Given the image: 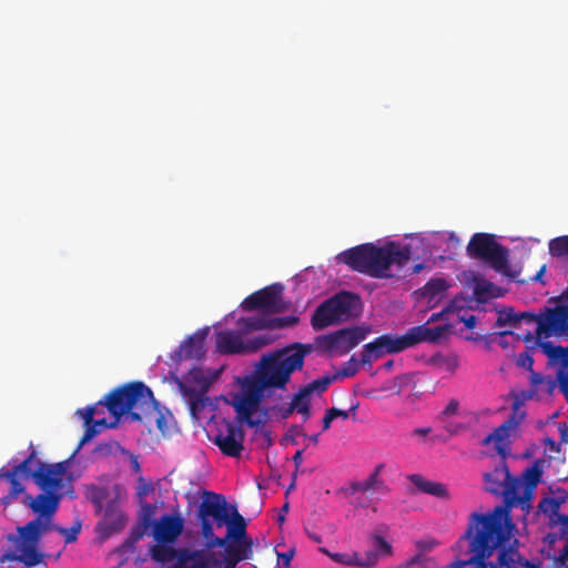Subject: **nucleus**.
<instances>
[{"label":"nucleus","mask_w":568,"mask_h":568,"mask_svg":"<svg viewBox=\"0 0 568 568\" xmlns=\"http://www.w3.org/2000/svg\"><path fill=\"white\" fill-rule=\"evenodd\" d=\"M484 481L485 489L490 494L503 496L505 505L496 506L487 514L471 513L468 518L467 529L460 540L468 541L469 546L479 550L480 556L493 555L497 548L510 539L516 528L510 517V508L524 501L519 495L523 483L510 475L504 460L484 475Z\"/></svg>","instance_id":"f257e3e1"},{"label":"nucleus","mask_w":568,"mask_h":568,"mask_svg":"<svg viewBox=\"0 0 568 568\" xmlns=\"http://www.w3.org/2000/svg\"><path fill=\"white\" fill-rule=\"evenodd\" d=\"M310 345L291 344L263 355L256 371L255 379L245 387L233 400V406L240 419L250 427H256L267 420L268 409H260L267 388H285L295 371H301Z\"/></svg>","instance_id":"f03ea898"},{"label":"nucleus","mask_w":568,"mask_h":568,"mask_svg":"<svg viewBox=\"0 0 568 568\" xmlns=\"http://www.w3.org/2000/svg\"><path fill=\"white\" fill-rule=\"evenodd\" d=\"M197 518L205 547L210 550L225 546L227 541H252L246 532V521L235 505L213 491H204V498L197 507Z\"/></svg>","instance_id":"7ed1b4c3"},{"label":"nucleus","mask_w":568,"mask_h":568,"mask_svg":"<svg viewBox=\"0 0 568 568\" xmlns=\"http://www.w3.org/2000/svg\"><path fill=\"white\" fill-rule=\"evenodd\" d=\"M339 261L353 271L366 274L374 278H389L392 265L405 266L412 258L409 245L387 242L384 246L365 243L342 252Z\"/></svg>","instance_id":"20e7f679"},{"label":"nucleus","mask_w":568,"mask_h":568,"mask_svg":"<svg viewBox=\"0 0 568 568\" xmlns=\"http://www.w3.org/2000/svg\"><path fill=\"white\" fill-rule=\"evenodd\" d=\"M99 404L104 405L118 419L125 414L132 420H142L143 415L145 417L154 415L158 429L162 434L169 429V417L159 410V404L152 390L142 382H131L116 387Z\"/></svg>","instance_id":"39448f33"},{"label":"nucleus","mask_w":568,"mask_h":568,"mask_svg":"<svg viewBox=\"0 0 568 568\" xmlns=\"http://www.w3.org/2000/svg\"><path fill=\"white\" fill-rule=\"evenodd\" d=\"M55 524L44 523L42 519H32L24 526L18 527L19 537H14L17 551H8L1 561H18L30 568L43 562L44 555L38 550V545L44 534L52 531Z\"/></svg>","instance_id":"423d86ee"},{"label":"nucleus","mask_w":568,"mask_h":568,"mask_svg":"<svg viewBox=\"0 0 568 568\" xmlns=\"http://www.w3.org/2000/svg\"><path fill=\"white\" fill-rule=\"evenodd\" d=\"M359 304V296L355 293L347 291L336 293L316 307L311 318V325L314 331H321L348 321L355 315Z\"/></svg>","instance_id":"0eeeda50"},{"label":"nucleus","mask_w":568,"mask_h":568,"mask_svg":"<svg viewBox=\"0 0 568 568\" xmlns=\"http://www.w3.org/2000/svg\"><path fill=\"white\" fill-rule=\"evenodd\" d=\"M467 253L473 258L488 263L497 272L508 267V250L493 234L475 233L467 245Z\"/></svg>","instance_id":"6e6552de"},{"label":"nucleus","mask_w":568,"mask_h":568,"mask_svg":"<svg viewBox=\"0 0 568 568\" xmlns=\"http://www.w3.org/2000/svg\"><path fill=\"white\" fill-rule=\"evenodd\" d=\"M244 334L237 331H221L216 333V351L221 354H251L273 343L274 337L268 334H260L252 338L243 339Z\"/></svg>","instance_id":"1a4fd4ad"},{"label":"nucleus","mask_w":568,"mask_h":568,"mask_svg":"<svg viewBox=\"0 0 568 568\" xmlns=\"http://www.w3.org/2000/svg\"><path fill=\"white\" fill-rule=\"evenodd\" d=\"M283 285L275 283L248 295L241 304L244 311H262L266 315L277 314L285 310Z\"/></svg>","instance_id":"9d476101"},{"label":"nucleus","mask_w":568,"mask_h":568,"mask_svg":"<svg viewBox=\"0 0 568 568\" xmlns=\"http://www.w3.org/2000/svg\"><path fill=\"white\" fill-rule=\"evenodd\" d=\"M536 335L537 341L551 336L568 337V306L545 307Z\"/></svg>","instance_id":"9b49d317"},{"label":"nucleus","mask_w":568,"mask_h":568,"mask_svg":"<svg viewBox=\"0 0 568 568\" xmlns=\"http://www.w3.org/2000/svg\"><path fill=\"white\" fill-rule=\"evenodd\" d=\"M408 348L405 334L393 335L383 334L373 342L364 345L361 353V364L363 366L371 365L374 361L379 359L385 354L399 353Z\"/></svg>","instance_id":"f8f14e48"},{"label":"nucleus","mask_w":568,"mask_h":568,"mask_svg":"<svg viewBox=\"0 0 568 568\" xmlns=\"http://www.w3.org/2000/svg\"><path fill=\"white\" fill-rule=\"evenodd\" d=\"M366 333V329L358 326L347 327L323 335L317 341L326 351L345 354L364 341Z\"/></svg>","instance_id":"ddd939ff"},{"label":"nucleus","mask_w":568,"mask_h":568,"mask_svg":"<svg viewBox=\"0 0 568 568\" xmlns=\"http://www.w3.org/2000/svg\"><path fill=\"white\" fill-rule=\"evenodd\" d=\"M536 345L547 355L551 364L557 365L556 381L568 402V346L554 345L546 341H537Z\"/></svg>","instance_id":"4468645a"},{"label":"nucleus","mask_w":568,"mask_h":568,"mask_svg":"<svg viewBox=\"0 0 568 568\" xmlns=\"http://www.w3.org/2000/svg\"><path fill=\"white\" fill-rule=\"evenodd\" d=\"M67 470L68 462L57 464L38 462L36 484L44 491L61 494L60 490L64 486Z\"/></svg>","instance_id":"2eb2a0df"},{"label":"nucleus","mask_w":568,"mask_h":568,"mask_svg":"<svg viewBox=\"0 0 568 568\" xmlns=\"http://www.w3.org/2000/svg\"><path fill=\"white\" fill-rule=\"evenodd\" d=\"M62 494H55L54 491H44L32 497L29 494H24L22 503L28 506L32 513L38 515L37 519H42L44 523L54 524L53 517L57 513Z\"/></svg>","instance_id":"dca6fc26"},{"label":"nucleus","mask_w":568,"mask_h":568,"mask_svg":"<svg viewBox=\"0 0 568 568\" xmlns=\"http://www.w3.org/2000/svg\"><path fill=\"white\" fill-rule=\"evenodd\" d=\"M244 430L240 425L227 423L225 433L219 432L213 443L219 447L223 455L239 458L244 450Z\"/></svg>","instance_id":"f3484780"},{"label":"nucleus","mask_w":568,"mask_h":568,"mask_svg":"<svg viewBox=\"0 0 568 568\" xmlns=\"http://www.w3.org/2000/svg\"><path fill=\"white\" fill-rule=\"evenodd\" d=\"M183 528L184 519L180 514L163 515L154 523L152 535L158 542H174Z\"/></svg>","instance_id":"a211bd4d"},{"label":"nucleus","mask_w":568,"mask_h":568,"mask_svg":"<svg viewBox=\"0 0 568 568\" xmlns=\"http://www.w3.org/2000/svg\"><path fill=\"white\" fill-rule=\"evenodd\" d=\"M448 325H438L436 327H427L426 325H418L409 328L405 338L409 347H413L422 342H437L448 331Z\"/></svg>","instance_id":"6ab92c4d"},{"label":"nucleus","mask_w":568,"mask_h":568,"mask_svg":"<svg viewBox=\"0 0 568 568\" xmlns=\"http://www.w3.org/2000/svg\"><path fill=\"white\" fill-rule=\"evenodd\" d=\"M384 464H378L375 466L374 470L369 474V476L361 481H353L348 489L347 494L353 496L356 493H387L389 489L385 481L381 478V473L384 469Z\"/></svg>","instance_id":"aec40b11"},{"label":"nucleus","mask_w":568,"mask_h":568,"mask_svg":"<svg viewBox=\"0 0 568 568\" xmlns=\"http://www.w3.org/2000/svg\"><path fill=\"white\" fill-rule=\"evenodd\" d=\"M498 556L496 562H489V568H539L529 560L524 559L519 551L513 547L497 548Z\"/></svg>","instance_id":"412c9836"},{"label":"nucleus","mask_w":568,"mask_h":568,"mask_svg":"<svg viewBox=\"0 0 568 568\" xmlns=\"http://www.w3.org/2000/svg\"><path fill=\"white\" fill-rule=\"evenodd\" d=\"M209 328L199 329L194 335L185 339L181 346L179 356L181 359H200L204 351V342L207 336Z\"/></svg>","instance_id":"4be33fe9"},{"label":"nucleus","mask_w":568,"mask_h":568,"mask_svg":"<svg viewBox=\"0 0 568 568\" xmlns=\"http://www.w3.org/2000/svg\"><path fill=\"white\" fill-rule=\"evenodd\" d=\"M408 479L423 494L445 500L450 498L449 491L443 483L428 480L419 474L409 475Z\"/></svg>","instance_id":"5701e85b"},{"label":"nucleus","mask_w":568,"mask_h":568,"mask_svg":"<svg viewBox=\"0 0 568 568\" xmlns=\"http://www.w3.org/2000/svg\"><path fill=\"white\" fill-rule=\"evenodd\" d=\"M224 548L223 561L239 564L242 560H248L253 557V541H227Z\"/></svg>","instance_id":"b1692460"},{"label":"nucleus","mask_w":568,"mask_h":568,"mask_svg":"<svg viewBox=\"0 0 568 568\" xmlns=\"http://www.w3.org/2000/svg\"><path fill=\"white\" fill-rule=\"evenodd\" d=\"M0 478H4L10 484V490L7 495L1 497L0 503L3 507L10 506L19 495L27 494L26 487L22 484V477L19 475H16V471H10L8 469L1 468L0 469Z\"/></svg>","instance_id":"393cba45"},{"label":"nucleus","mask_w":568,"mask_h":568,"mask_svg":"<svg viewBox=\"0 0 568 568\" xmlns=\"http://www.w3.org/2000/svg\"><path fill=\"white\" fill-rule=\"evenodd\" d=\"M541 469L535 464L531 467H528L523 473V478L525 480L524 493L520 495V498H524V501L519 504L523 508H529L530 500L532 499L534 490L540 481L541 478Z\"/></svg>","instance_id":"a878e982"},{"label":"nucleus","mask_w":568,"mask_h":568,"mask_svg":"<svg viewBox=\"0 0 568 568\" xmlns=\"http://www.w3.org/2000/svg\"><path fill=\"white\" fill-rule=\"evenodd\" d=\"M328 557L335 562L348 565V566H359V567H372L377 562L378 556L376 551H367L365 559L359 558L356 552L353 554H328Z\"/></svg>","instance_id":"bb28decb"},{"label":"nucleus","mask_w":568,"mask_h":568,"mask_svg":"<svg viewBox=\"0 0 568 568\" xmlns=\"http://www.w3.org/2000/svg\"><path fill=\"white\" fill-rule=\"evenodd\" d=\"M103 524L108 534L120 531L126 524L124 514L118 508L115 503H109L105 513Z\"/></svg>","instance_id":"cd10ccee"},{"label":"nucleus","mask_w":568,"mask_h":568,"mask_svg":"<svg viewBox=\"0 0 568 568\" xmlns=\"http://www.w3.org/2000/svg\"><path fill=\"white\" fill-rule=\"evenodd\" d=\"M37 452L33 448L32 443L30 444V453L22 462L14 465L10 471H16V475L22 477V479H33L37 480Z\"/></svg>","instance_id":"c85d7f7f"},{"label":"nucleus","mask_w":568,"mask_h":568,"mask_svg":"<svg viewBox=\"0 0 568 568\" xmlns=\"http://www.w3.org/2000/svg\"><path fill=\"white\" fill-rule=\"evenodd\" d=\"M203 550L180 549V556L172 568H206Z\"/></svg>","instance_id":"c756f323"},{"label":"nucleus","mask_w":568,"mask_h":568,"mask_svg":"<svg viewBox=\"0 0 568 568\" xmlns=\"http://www.w3.org/2000/svg\"><path fill=\"white\" fill-rule=\"evenodd\" d=\"M498 291L499 288L497 286L488 282L484 277L474 278L473 294L477 302L485 303L487 302L488 298L500 296Z\"/></svg>","instance_id":"7c9ffc66"},{"label":"nucleus","mask_w":568,"mask_h":568,"mask_svg":"<svg viewBox=\"0 0 568 568\" xmlns=\"http://www.w3.org/2000/svg\"><path fill=\"white\" fill-rule=\"evenodd\" d=\"M237 327L244 335L254 331L271 328L270 317L264 313L261 316L241 317L237 321Z\"/></svg>","instance_id":"2f4dec72"},{"label":"nucleus","mask_w":568,"mask_h":568,"mask_svg":"<svg viewBox=\"0 0 568 568\" xmlns=\"http://www.w3.org/2000/svg\"><path fill=\"white\" fill-rule=\"evenodd\" d=\"M470 557L464 560H455L454 562L446 566V568H488L486 564V559L490 558L493 555L479 554V550L474 549V547L469 546Z\"/></svg>","instance_id":"473e14b6"},{"label":"nucleus","mask_w":568,"mask_h":568,"mask_svg":"<svg viewBox=\"0 0 568 568\" xmlns=\"http://www.w3.org/2000/svg\"><path fill=\"white\" fill-rule=\"evenodd\" d=\"M169 542H159L151 548V557L156 562L168 564L176 561L180 556V549L168 545Z\"/></svg>","instance_id":"72a5a7b5"},{"label":"nucleus","mask_w":568,"mask_h":568,"mask_svg":"<svg viewBox=\"0 0 568 568\" xmlns=\"http://www.w3.org/2000/svg\"><path fill=\"white\" fill-rule=\"evenodd\" d=\"M448 288L447 281L444 278H432L428 281L422 290L424 297L429 301L439 297Z\"/></svg>","instance_id":"f704fd0d"},{"label":"nucleus","mask_w":568,"mask_h":568,"mask_svg":"<svg viewBox=\"0 0 568 568\" xmlns=\"http://www.w3.org/2000/svg\"><path fill=\"white\" fill-rule=\"evenodd\" d=\"M514 426L515 424L513 423L511 419L503 423L499 427H497L493 433H490L483 439V444L488 445L490 443H495L496 446H499V444L504 443L508 438L509 430Z\"/></svg>","instance_id":"c9c22d12"},{"label":"nucleus","mask_w":568,"mask_h":568,"mask_svg":"<svg viewBox=\"0 0 568 568\" xmlns=\"http://www.w3.org/2000/svg\"><path fill=\"white\" fill-rule=\"evenodd\" d=\"M548 250L552 257L568 260V235L550 240Z\"/></svg>","instance_id":"e433bc0d"},{"label":"nucleus","mask_w":568,"mask_h":568,"mask_svg":"<svg viewBox=\"0 0 568 568\" xmlns=\"http://www.w3.org/2000/svg\"><path fill=\"white\" fill-rule=\"evenodd\" d=\"M337 379V375H333V376H323V377H320L306 385H304L303 387L307 390L308 394H313V393H318V394H322L324 393L328 386Z\"/></svg>","instance_id":"4c0bfd02"},{"label":"nucleus","mask_w":568,"mask_h":568,"mask_svg":"<svg viewBox=\"0 0 568 568\" xmlns=\"http://www.w3.org/2000/svg\"><path fill=\"white\" fill-rule=\"evenodd\" d=\"M538 508L541 513L550 514V515L555 516L556 518L558 517V515H560L559 514L560 501L552 497L542 498L538 504Z\"/></svg>","instance_id":"58836bf2"},{"label":"nucleus","mask_w":568,"mask_h":568,"mask_svg":"<svg viewBox=\"0 0 568 568\" xmlns=\"http://www.w3.org/2000/svg\"><path fill=\"white\" fill-rule=\"evenodd\" d=\"M85 425V432L80 440V444H79V447L78 449L84 444L87 443L88 440H90L91 438H93L100 430L97 428V427H106L108 424H106V420L105 418H102V419H97L94 423L92 424H84Z\"/></svg>","instance_id":"ea45409f"},{"label":"nucleus","mask_w":568,"mask_h":568,"mask_svg":"<svg viewBox=\"0 0 568 568\" xmlns=\"http://www.w3.org/2000/svg\"><path fill=\"white\" fill-rule=\"evenodd\" d=\"M291 404L296 412L302 409V407H311V394L302 386L298 392L293 395Z\"/></svg>","instance_id":"a19ab883"},{"label":"nucleus","mask_w":568,"mask_h":568,"mask_svg":"<svg viewBox=\"0 0 568 568\" xmlns=\"http://www.w3.org/2000/svg\"><path fill=\"white\" fill-rule=\"evenodd\" d=\"M538 347L536 343L531 347H527L524 353H520L517 357L516 364L529 372H532L534 358L531 352Z\"/></svg>","instance_id":"79ce46f5"},{"label":"nucleus","mask_w":568,"mask_h":568,"mask_svg":"<svg viewBox=\"0 0 568 568\" xmlns=\"http://www.w3.org/2000/svg\"><path fill=\"white\" fill-rule=\"evenodd\" d=\"M144 531L142 528L138 527L134 528L130 536L126 538V540L122 544V546L119 548V551L125 552L128 550H133L134 545L143 537Z\"/></svg>","instance_id":"37998d69"},{"label":"nucleus","mask_w":568,"mask_h":568,"mask_svg":"<svg viewBox=\"0 0 568 568\" xmlns=\"http://www.w3.org/2000/svg\"><path fill=\"white\" fill-rule=\"evenodd\" d=\"M412 382V377L408 374L396 376L389 385L384 386L383 389H392L395 390L396 394H399L402 389L407 386Z\"/></svg>","instance_id":"c03bdc74"},{"label":"nucleus","mask_w":568,"mask_h":568,"mask_svg":"<svg viewBox=\"0 0 568 568\" xmlns=\"http://www.w3.org/2000/svg\"><path fill=\"white\" fill-rule=\"evenodd\" d=\"M298 322L296 316L270 317L271 329L293 326Z\"/></svg>","instance_id":"a18cd8bd"},{"label":"nucleus","mask_w":568,"mask_h":568,"mask_svg":"<svg viewBox=\"0 0 568 568\" xmlns=\"http://www.w3.org/2000/svg\"><path fill=\"white\" fill-rule=\"evenodd\" d=\"M361 363L356 361L354 356L351 357L348 362H346L343 368L336 374L338 377H352L358 372V364Z\"/></svg>","instance_id":"49530a36"},{"label":"nucleus","mask_w":568,"mask_h":568,"mask_svg":"<svg viewBox=\"0 0 568 568\" xmlns=\"http://www.w3.org/2000/svg\"><path fill=\"white\" fill-rule=\"evenodd\" d=\"M53 530L60 532L64 537L65 544H72L78 538V535L80 532V526L71 527V528H63V527L55 525V528H53Z\"/></svg>","instance_id":"de8ad7c7"},{"label":"nucleus","mask_w":568,"mask_h":568,"mask_svg":"<svg viewBox=\"0 0 568 568\" xmlns=\"http://www.w3.org/2000/svg\"><path fill=\"white\" fill-rule=\"evenodd\" d=\"M373 545H374L375 549L378 550L383 555H389L392 552L390 544L382 536L374 535L373 536Z\"/></svg>","instance_id":"09e8293b"},{"label":"nucleus","mask_w":568,"mask_h":568,"mask_svg":"<svg viewBox=\"0 0 568 568\" xmlns=\"http://www.w3.org/2000/svg\"><path fill=\"white\" fill-rule=\"evenodd\" d=\"M516 317H518V313H514L511 310L509 312H501L496 321V326H504L506 324L517 325L518 322H515Z\"/></svg>","instance_id":"8fccbe9b"},{"label":"nucleus","mask_w":568,"mask_h":568,"mask_svg":"<svg viewBox=\"0 0 568 568\" xmlns=\"http://www.w3.org/2000/svg\"><path fill=\"white\" fill-rule=\"evenodd\" d=\"M541 318V312L539 314H535L531 312H523L518 313V317H516L515 322H518V324L521 321H526L527 323H537V326H539V321Z\"/></svg>","instance_id":"3c124183"},{"label":"nucleus","mask_w":568,"mask_h":568,"mask_svg":"<svg viewBox=\"0 0 568 568\" xmlns=\"http://www.w3.org/2000/svg\"><path fill=\"white\" fill-rule=\"evenodd\" d=\"M203 560L206 562V568L222 567L223 559L216 558L214 552L203 550Z\"/></svg>","instance_id":"603ef678"},{"label":"nucleus","mask_w":568,"mask_h":568,"mask_svg":"<svg viewBox=\"0 0 568 568\" xmlns=\"http://www.w3.org/2000/svg\"><path fill=\"white\" fill-rule=\"evenodd\" d=\"M328 409L332 413L334 418L341 417L343 419H347L349 417V414L351 413H355V410L357 409V404L353 405L348 410L339 409V408H336V407H332V408H328Z\"/></svg>","instance_id":"864d4df0"},{"label":"nucleus","mask_w":568,"mask_h":568,"mask_svg":"<svg viewBox=\"0 0 568 568\" xmlns=\"http://www.w3.org/2000/svg\"><path fill=\"white\" fill-rule=\"evenodd\" d=\"M97 412V408L94 406H89L84 410H79L78 413L82 416L84 424H92L97 419H94V414Z\"/></svg>","instance_id":"5fc2aeb1"},{"label":"nucleus","mask_w":568,"mask_h":568,"mask_svg":"<svg viewBox=\"0 0 568 568\" xmlns=\"http://www.w3.org/2000/svg\"><path fill=\"white\" fill-rule=\"evenodd\" d=\"M292 430H294L297 435H301V436L307 438L313 445L318 444L320 434H314V435L307 436L305 434L303 427L298 426V425L292 426Z\"/></svg>","instance_id":"6e6d98bb"},{"label":"nucleus","mask_w":568,"mask_h":568,"mask_svg":"<svg viewBox=\"0 0 568 568\" xmlns=\"http://www.w3.org/2000/svg\"><path fill=\"white\" fill-rule=\"evenodd\" d=\"M428 560L429 559L424 556H415L407 562L406 568H423Z\"/></svg>","instance_id":"4d7b16f0"},{"label":"nucleus","mask_w":568,"mask_h":568,"mask_svg":"<svg viewBox=\"0 0 568 568\" xmlns=\"http://www.w3.org/2000/svg\"><path fill=\"white\" fill-rule=\"evenodd\" d=\"M205 406V400L202 398L201 395H196L195 398L191 400V412L193 415L196 414V412L201 410Z\"/></svg>","instance_id":"13d9d810"},{"label":"nucleus","mask_w":568,"mask_h":568,"mask_svg":"<svg viewBox=\"0 0 568 568\" xmlns=\"http://www.w3.org/2000/svg\"><path fill=\"white\" fill-rule=\"evenodd\" d=\"M458 320L463 322L465 326L469 329H473L477 323V318L475 315H458Z\"/></svg>","instance_id":"bf43d9fd"},{"label":"nucleus","mask_w":568,"mask_h":568,"mask_svg":"<svg viewBox=\"0 0 568 568\" xmlns=\"http://www.w3.org/2000/svg\"><path fill=\"white\" fill-rule=\"evenodd\" d=\"M294 412H296L293 407V405L290 403L286 407H280L277 408V417L281 419L288 418Z\"/></svg>","instance_id":"052dcab7"},{"label":"nucleus","mask_w":568,"mask_h":568,"mask_svg":"<svg viewBox=\"0 0 568 568\" xmlns=\"http://www.w3.org/2000/svg\"><path fill=\"white\" fill-rule=\"evenodd\" d=\"M556 524H560L562 534H568V515L560 514L558 517L551 518Z\"/></svg>","instance_id":"680f3d73"},{"label":"nucleus","mask_w":568,"mask_h":568,"mask_svg":"<svg viewBox=\"0 0 568 568\" xmlns=\"http://www.w3.org/2000/svg\"><path fill=\"white\" fill-rule=\"evenodd\" d=\"M293 556H294L293 549H291L286 552H282V554L277 552V560H278V562L282 561L284 566L290 567Z\"/></svg>","instance_id":"e2e57ef3"},{"label":"nucleus","mask_w":568,"mask_h":568,"mask_svg":"<svg viewBox=\"0 0 568 568\" xmlns=\"http://www.w3.org/2000/svg\"><path fill=\"white\" fill-rule=\"evenodd\" d=\"M303 449H300L297 450L294 456H293V462H294V465H295V471L293 474V478L295 479L296 478V475H297V471L303 463Z\"/></svg>","instance_id":"0e129e2a"},{"label":"nucleus","mask_w":568,"mask_h":568,"mask_svg":"<svg viewBox=\"0 0 568 568\" xmlns=\"http://www.w3.org/2000/svg\"><path fill=\"white\" fill-rule=\"evenodd\" d=\"M106 497V491L104 489H98L94 494L92 500L97 505L98 509L102 508V499Z\"/></svg>","instance_id":"69168bd1"},{"label":"nucleus","mask_w":568,"mask_h":568,"mask_svg":"<svg viewBox=\"0 0 568 568\" xmlns=\"http://www.w3.org/2000/svg\"><path fill=\"white\" fill-rule=\"evenodd\" d=\"M335 418L333 417L332 413L329 412V409H326L325 410V414H324V417H323V420H322V428L323 430H327L329 429L331 425H332V422L334 420Z\"/></svg>","instance_id":"338daca9"},{"label":"nucleus","mask_w":568,"mask_h":568,"mask_svg":"<svg viewBox=\"0 0 568 568\" xmlns=\"http://www.w3.org/2000/svg\"><path fill=\"white\" fill-rule=\"evenodd\" d=\"M457 410H458V402L450 400L449 404L444 409V414H446V415H454V414L457 413Z\"/></svg>","instance_id":"774afa93"}]
</instances>
